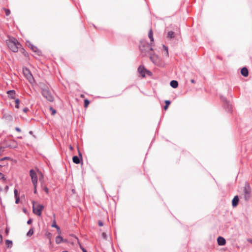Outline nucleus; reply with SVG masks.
<instances>
[{
    "label": "nucleus",
    "instance_id": "1",
    "mask_svg": "<svg viewBox=\"0 0 252 252\" xmlns=\"http://www.w3.org/2000/svg\"><path fill=\"white\" fill-rule=\"evenodd\" d=\"M8 48L13 52H17L21 45L18 40L14 37H10L6 41Z\"/></svg>",
    "mask_w": 252,
    "mask_h": 252
},
{
    "label": "nucleus",
    "instance_id": "2",
    "mask_svg": "<svg viewBox=\"0 0 252 252\" xmlns=\"http://www.w3.org/2000/svg\"><path fill=\"white\" fill-rule=\"evenodd\" d=\"M150 59L153 63L158 66L163 67L165 65V63L162 60L158 57V56L155 54L151 55L150 56Z\"/></svg>",
    "mask_w": 252,
    "mask_h": 252
},
{
    "label": "nucleus",
    "instance_id": "3",
    "mask_svg": "<svg viewBox=\"0 0 252 252\" xmlns=\"http://www.w3.org/2000/svg\"><path fill=\"white\" fill-rule=\"evenodd\" d=\"M32 203L33 213L38 216H40L41 215L42 211L44 208V206L34 201H33Z\"/></svg>",
    "mask_w": 252,
    "mask_h": 252
},
{
    "label": "nucleus",
    "instance_id": "4",
    "mask_svg": "<svg viewBox=\"0 0 252 252\" xmlns=\"http://www.w3.org/2000/svg\"><path fill=\"white\" fill-rule=\"evenodd\" d=\"M139 49L140 51L145 54L149 51L153 50L151 46L145 41H141L139 45Z\"/></svg>",
    "mask_w": 252,
    "mask_h": 252
},
{
    "label": "nucleus",
    "instance_id": "5",
    "mask_svg": "<svg viewBox=\"0 0 252 252\" xmlns=\"http://www.w3.org/2000/svg\"><path fill=\"white\" fill-rule=\"evenodd\" d=\"M23 72L24 76L29 80V82L32 84H33L34 83V79L30 70L27 68H24Z\"/></svg>",
    "mask_w": 252,
    "mask_h": 252
},
{
    "label": "nucleus",
    "instance_id": "6",
    "mask_svg": "<svg viewBox=\"0 0 252 252\" xmlns=\"http://www.w3.org/2000/svg\"><path fill=\"white\" fill-rule=\"evenodd\" d=\"M138 71L143 77H145L146 75L149 76H151L152 75V73L150 71L147 70L143 65H140L139 66Z\"/></svg>",
    "mask_w": 252,
    "mask_h": 252
},
{
    "label": "nucleus",
    "instance_id": "7",
    "mask_svg": "<svg viewBox=\"0 0 252 252\" xmlns=\"http://www.w3.org/2000/svg\"><path fill=\"white\" fill-rule=\"evenodd\" d=\"M30 176L33 186H35L37 184L38 175L33 170H31L30 171Z\"/></svg>",
    "mask_w": 252,
    "mask_h": 252
},
{
    "label": "nucleus",
    "instance_id": "8",
    "mask_svg": "<svg viewBox=\"0 0 252 252\" xmlns=\"http://www.w3.org/2000/svg\"><path fill=\"white\" fill-rule=\"evenodd\" d=\"M42 95L43 96L46 98L49 101H53L54 100V97L51 93L47 90H42Z\"/></svg>",
    "mask_w": 252,
    "mask_h": 252
},
{
    "label": "nucleus",
    "instance_id": "9",
    "mask_svg": "<svg viewBox=\"0 0 252 252\" xmlns=\"http://www.w3.org/2000/svg\"><path fill=\"white\" fill-rule=\"evenodd\" d=\"M244 197L245 200H248L250 198V189L249 188L245 187L244 189Z\"/></svg>",
    "mask_w": 252,
    "mask_h": 252
},
{
    "label": "nucleus",
    "instance_id": "10",
    "mask_svg": "<svg viewBox=\"0 0 252 252\" xmlns=\"http://www.w3.org/2000/svg\"><path fill=\"white\" fill-rule=\"evenodd\" d=\"M38 178L41 184V186H43V184H44V176L40 171H38Z\"/></svg>",
    "mask_w": 252,
    "mask_h": 252
},
{
    "label": "nucleus",
    "instance_id": "11",
    "mask_svg": "<svg viewBox=\"0 0 252 252\" xmlns=\"http://www.w3.org/2000/svg\"><path fill=\"white\" fill-rule=\"evenodd\" d=\"M217 242L220 246H224L226 243L225 239L222 237H219L217 239Z\"/></svg>",
    "mask_w": 252,
    "mask_h": 252
},
{
    "label": "nucleus",
    "instance_id": "12",
    "mask_svg": "<svg viewBox=\"0 0 252 252\" xmlns=\"http://www.w3.org/2000/svg\"><path fill=\"white\" fill-rule=\"evenodd\" d=\"M239 202V198L238 196H235L232 201V205L233 207L237 206Z\"/></svg>",
    "mask_w": 252,
    "mask_h": 252
},
{
    "label": "nucleus",
    "instance_id": "13",
    "mask_svg": "<svg viewBox=\"0 0 252 252\" xmlns=\"http://www.w3.org/2000/svg\"><path fill=\"white\" fill-rule=\"evenodd\" d=\"M241 73L244 77H247L249 75L248 70L246 67H243L241 69Z\"/></svg>",
    "mask_w": 252,
    "mask_h": 252
},
{
    "label": "nucleus",
    "instance_id": "14",
    "mask_svg": "<svg viewBox=\"0 0 252 252\" xmlns=\"http://www.w3.org/2000/svg\"><path fill=\"white\" fill-rule=\"evenodd\" d=\"M66 240H64L61 236H58L56 238V243L58 244L61 243L63 242H66Z\"/></svg>",
    "mask_w": 252,
    "mask_h": 252
},
{
    "label": "nucleus",
    "instance_id": "15",
    "mask_svg": "<svg viewBox=\"0 0 252 252\" xmlns=\"http://www.w3.org/2000/svg\"><path fill=\"white\" fill-rule=\"evenodd\" d=\"M29 47L33 51L36 52L38 55H39L40 54V51L38 50L35 46L30 43Z\"/></svg>",
    "mask_w": 252,
    "mask_h": 252
},
{
    "label": "nucleus",
    "instance_id": "16",
    "mask_svg": "<svg viewBox=\"0 0 252 252\" xmlns=\"http://www.w3.org/2000/svg\"><path fill=\"white\" fill-rule=\"evenodd\" d=\"M170 86L173 88H177L178 86V83L177 81L172 80L170 82Z\"/></svg>",
    "mask_w": 252,
    "mask_h": 252
},
{
    "label": "nucleus",
    "instance_id": "17",
    "mask_svg": "<svg viewBox=\"0 0 252 252\" xmlns=\"http://www.w3.org/2000/svg\"><path fill=\"white\" fill-rule=\"evenodd\" d=\"M7 94L10 97L13 98L14 97L15 92L14 90H10L7 92Z\"/></svg>",
    "mask_w": 252,
    "mask_h": 252
},
{
    "label": "nucleus",
    "instance_id": "18",
    "mask_svg": "<svg viewBox=\"0 0 252 252\" xmlns=\"http://www.w3.org/2000/svg\"><path fill=\"white\" fill-rule=\"evenodd\" d=\"M148 36L149 38L150 39L151 41L153 42L154 41V37H153V32L152 30H150L149 32L148 33Z\"/></svg>",
    "mask_w": 252,
    "mask_h": 252
},
{
    "label": "nucleus",
    "instance_id": "19",
    "mask_svg": "<svg viewBox=\"0 0 252 252\" xmlns=\"http://www.w3.org/2000/svg\"><path fill=\"white\" fill-rule=\"evenodd\" d=\"M72 160L74 163L78 164L80 162V159L77 156H74L72 158Z\"/></svg>",
    "mask_w": 252,
    "mask_h": 252
},
{
    "label": "nucleus",
    "instance_id": "20",
    "mask_svg": "<svg viewBox=\"0 0 252 252\" xmlns=\"http://www.w3.org/2000/svg\"><path fill=\"white\" fill-rule=\"evenodd\" d=\"M5 244L8 248H11L12 246V242L11 240H6L5 241Z\"/></svg>",
    "mask_w": 252,
    "mask_h": 252
},
{
    "label": "nucleus",
    "instance_id": "21",
    "mask_svg": "<svg viewBox=\"0 0 252 252\" xmlns=\"http://www.w3.org/2000/svg\"><path fill=\"white\" fill-rule=\"evenodd\" d=\"M41 187L45 191L46 193H49V189L45 185V184H43V186H41Z\"/></svg>",
    "mask_w": 252,
    "mask_h": 252
},
{
    "label": "nucleus",
    "instance_id": "22",
    "mask_svg": "<svg viewBox=\"0 0 252 252\" xmlns=\"http://www.w3.org/2000/svg\"><path fill=\"white\" fill-rule=\"evenodd\" d=\"M165 105L164 107V109L166 110L168 108L169 105L170 104V101L169 100H165Z\"/></svg>",
    "mask_w": 252,
    "mask_h": 252
},
{
    "label": "nucleus",
    "instance_id": "23",
    "mask_svg": "<svg viewBox=\"0 0 252 252\" xmlns=\"http://www.w3.org/2000/svg\"><path fill=\"white\" fill-rule=\"evenodd\" d=\"M163 49L164 50V52H165V55L166 56H168V48L166 46H165V45H163Z\"/></svg>",
    "mask_w": 252,
    "mask_h": 252
},
{
    "label": "nucleus",
    "instance_id": "24",
    "mask_svg": "<svg viewBox=\"0 0 252 252\" xmlns=\"http://www.w3.org/2000/svg\"><path fill=\"white\" fill-rule=\"evenodd\" d=\"M33 230L32 228H31L28 232L27 235L28 236H31L33 234Z\"/></svg>",
    "mask_w": 252,
    "mask_h": 252
},
{
    "label": "nucleus",
    "instance_id": "25",
    "mask_svg": "<svg viewBox=\"0 0 252 252\" xmlns=\"http://www.w3.org/2000/svg\"><path fill=\"white\" fill-rule=\"evenodd\" d=\"M174 32H172V31H170L168 32V37L170 38H172L173 37H174Z\"/></svg>",
    "mask_w": 252,
    "mask_h": 252
},
{
    "label": "nucleus",
    "instance_id": "26",
    "mask_svg": "<svg viewBox=\"0 0 252 252\" xmlns=\"http://www.w3.org/2000/svg\"><path fill=\"white\" fill-rule=\"evenodd\" d=\"M15 103H16V105H15V107L16 108H19V103H20V100L19 99L17 98L15 99Z\"/></svg>",
    "mask_w": 252,
    "mask_h": 252
},
{
    "label": "nucleus",
    "instance_id": "27",
    "mask_svg": "<svg viewBox=\"0 0 252 252\" xmlns=\"http://www.w3.org/2000/svg\"><path fill=\"white\" fill-rule=\"evenodd\" d=\"M90 102L88 100V99H85L84 100V106L85 107H87L89 104Z\"/></svg>",
    "mask_w": 252,
    "mask_h": 252
},
{
    "label": "nucleus",
    "instance_id": "28",
    "mask_svg": "<svg viewBox=\"0 0 252 252\" xmlns=\"http://www.w3.org/2000/svg\"><path fill=\"white\" fill-rule=\"evenodd\" d=\"M50 110L52 112V114L53 115H54L56 113V111L55 109H54L53 108L50 107Z\"/></svg>",
    "mask_w": 252,
    "mask_h": 252
},
{
    "label": "nucleus",
    "instance_id": "29",
    "mask_svg": "<svg viewBox=\"0 0 252 252\" xmlns=\"http://www.w3.org/2000/svg\"><path fill=\"white\" fill-rule=\"evenodd\" d=\"M4 11H5V14L7 16H8L10 14V10L9 9H4Z\"/></svg>",
    "mask_w": 252,
    "mask_h": 252
},
{
    "label": "nucleus",
    "instance_id": "30",
    "mask_svg": "<svg viewBox=\"0 0 252 252\" xmlns=\"http://www.w3.org/2000/svg\"><path fill=\"white\" fill-rule=\"evenodd\" d=\"M52 227H55L56 228L58 227V226L56 224L55 221H54L53 224H52Z\"/></svg>",
    "mask_w": 252,
    "mask_h": 252
},
{
    "label": "nucleus",
    "instance_id": "31",
    "mask_svg": "<svg viewBox=\"0 0 252 252\" xmlns=\"http://www.w3.org/2000/svg\"><path fill=\"white\" fill-rule=\"evenodd\" d=\"M37 184L35 186H33L34 187V193L36 194L37 193Z\"/></svg>",
    "mask_w": 252,
    "mask_h": 252
},
{
    "label": "nucleus",
    "instance_id": "32",
    "mask_svg": "<svg viewBox=\"0 0 252 252\" xmlns=\"http://www.w3.org/2000/svg\"><path fill=\"white\" fill-rule=\"evenodd\" d=\"M0 179L4 180V176L1 173H0Z\"/></svg>",
    "mask_w": 252,
    "mask_h": 252
},
{
    "label": "nucleus",
    "instance_id": "33",
    "mask_svg": "<svg viewBox=\"0 0 252 252\" xmlns=\"http://www.w3.org/2000/svg\"><path fill=\"white\" fill-rule=\"evenodd\" d=\"M14 195H15V197H18V190L16 189H14Z\"/></svg>",
    "mask_w": 252,
    "mask_h": 252
},
{
    "label": "nucleus",
    "instance_id": "34",
    "mask_svg": "<svg viewBox=\"0 0 252 252\" xmlns=\"http://www.w3.org/2000/svg\"><path fill=\"white\" fill-rule=\"evenodd\" d=\"M15 198H16L15 203L16 204H18L19 202L20 198L19 197H15Z\"/></svg>",
    "mask_w": 252,
    "mask_h": 252
},
{
    "label": "nucleus",
    "instance_id": "35",
    "mask_svg": "<svg viewBox=\"0 0 252 252\" xmlns=\"http://www.w3.org/2000/svg\"><path fill=\"white\" fill-rule=\"evenodd\" d=\"M56 229L57 230L58 233L59 234H61V230H60V227L58 226L57 228H56Z\"/></svg>",
    "mask_w": 252,
    "mask_h": 252
},
{
    "label": "nucleus",
    "instance_id": "36",
    "mask_svg": "<svg viewBox=\"0 0 252 252\" xmlns=\"http://www.w3.org/2000/svg\"><path fill=\"white\" fill-rule=\"evenodd\" d=\"M9 231V229L8 227H6V230H5V233H6L7 235L8 234Z\"/></svg>",
    "mask_w": 252,
    "mask_h": 252
},
{
    "label": "nucleus",
    "instance_id": "37",
    "mask_svg": "<svg viewBox=\"0 0 252 252\" xmlns=\"http://www.w3.org/2000/svg\"><path fill=\"white\" fill-rule=\"evenodd\" d=\"M29 110V109L28 108H25L23 109V111L25 112V113H26Z\"/></svg>",
    "mask_w": 252,
    "mask_h": 252
},
{
    "label": "nucleus",
    "instance_id": "38",
    "mask_svg": "<svg viewBox=\"0 0 252 252\" xmlns=\"http://www.w3.org/2000/svg\"><path fill=\"white\" fill-rule=\"evenodd\" d=\"M98 224L100 226H103V222L101 221H99V222H98Z\"/></svg>",
    "mask_w": 252,
    "mask_h": 252
},
{
    "label": "nucleus",
    "instance_id": "39",
    "mask_svg": "<svg viewBox=\"0 0 252 252\" xmlns=\"http://www.w3.org/2000/svg\"><path fill=\"white\" fill-rule=\"evenodd\" d=\"M32 220L31 219H30L29 220H28L27 223L30 224L32 223Z\"/></svg>",
    "mask_w": 252,
    "mask_h": 252
},
{
    "label": "nucleus",
    "instance_id": "40",
    "mask_svg": "<svg viewBox=\"0 0 252 252\" xmlns=\"http://www.w3.org/2000/svg\"><path fill=\"white\" fill-rule=\"evenodd\" d=\"M2 242V237L1 235H0V244H1Z\"/></svg>",
    "mask_w": 252,
    "mask_h": 252
},
{
    "label": "nucleus",
    "instance_id": "41",
    "mask_svg": "<svg viewBox=\"0 0 252 252\" xmlns=\"http://www.w3.org/2000/svg\"><path fill=\"white\" fill-rule=\"evenodd\" d=\"M102 236H103V237L104 238H106V234H105V233H103L102 234Z\"/></svg>",
    "mask_w": 252,
    "mask_h": 252
},
{
    "label": "nucleus",
    "instance_id": "42",
    "mask_svg": "<svg viewBox=\"0 0 252 252\" xmlns=\"http://www.w3.org/2000/svg\"><path fill=\"white\" fill-rule=\"evenodd\" d=\"M81 249L83 252H87V251L84 248H82V247H81Z\"/></svg>",
    "mask_w": 252,
    "mask_h": 252
},
{
    "label": "nucleus",
    "instance_id": "43",
    "mask_svg": "<svg viewBox=\"0 0 252 252\" xmlns=\"http://www.w3.org/2000/svg\"><path fill=\"white\" fill-rule=\"evenodd\" d=\"M15 130L18 132H20L21 131V129L19 128V127H16L15 128Z\"/></svg>",
    "mask_w": 252,
    "mask_h": 252
},
{
    "label": "nucleus",
    "instance_id": "44",
    "mask_svg": "<svg viewBox=\"0 0 252 252\" xmlns=\"http://www.w3.org/2000/svg\"><path fill=\"white\" fill-rule=\"evenodd\" d=\"M248 241L252 244V239H248Z\"/></svg>",
    "mask_w": 252,
    "mask_h": 252
},
{
    "label": "nucleus",
    "instance_id": "45",
    "mask_svg": "<svg viewBox=\"0 0 252 252\" xmlns=\"http://www.w3.org/2000/svg\"><path fill=\"white\" fill-rule=\"evenodd\" d=\"M223 100L224 101H226V102H227V100H226V99H225V98H223Z\"/></svg>",
    "mask_w": 252,
    "mask_h": 252
},
{
    "label": "nucleus",
    "instance_id": "46",
    "mask_svg": "<svg viewBox=\"0 0 252 252\" xmlns=\"http://www.w3.org/2000/svg\"><path fill=\"white\" fill-rule=\"evenodd\" d=\"M191 83H194V80H193V79H192V80H191Z\"/></svg>",
    "mask_w": 252,
    "mask_h": 252
},
{
    "label": "nucleus",
    "instance_id": "47",
    "mask_svg": "<svg viewBox=\"0 0 252 252\" xmlns=\"http://www.w3.org/2000/svg\"><path fill=\"white\" fill-rule=\"evenodd\" d=\"M8 189V186H6V187H5V189H6V190H7V189Z\"/></svg>",
    "mask_w": 252,
    "mask_h": 252
},
{
    "label": "nucleus",
    "instance_id": "48",
    "mask_svg": "<svg viewBox=\"0 0 252 252\" xmlns=\"http://www.w3.org/2000/svg\"><path fill=\"white\" fill-rule=\"evenodd\" d=\"M79 155L81 157V154L80 152H79Z\"/></svg>",
    "mask_w": 252,
    "mask_h": 252
},
{
    "label": "nucleus",
    "instance_id": "49",
    "mask_svg": "<svg viewBox=\"0 0 252 252\" xmlns=\"http://www.w3.org/2000/svg\"><path fill=\"white\" fill-rule=\"evenodd\" d=\"M70 149L71 150H72V146H70Z\"/></svg>",
    "mask_w": 252,
    "mask_h": 252
},
{
    "label": "nucleus",
    "instance_id": "50",
    "mask_svg": "<svg viewBox=\"0 0 252 252\" xmlns=\"http://www.w3.org/2000/svg\"><path fill=\"white\" fill-rule=\"evenodd\" d=\"M63 252H67L66 251H63Z\"/></svg>",
    "mask_w": 252,
    "mask_h": 252
}]
</instances>
